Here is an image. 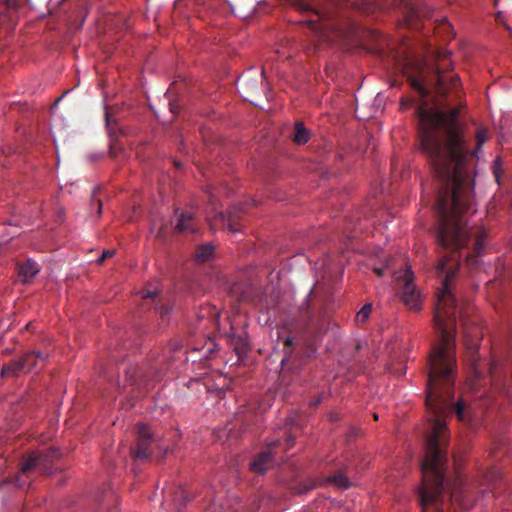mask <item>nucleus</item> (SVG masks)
Listing matches in <instances>:
<instances>
[{"mask_svg":"<svg viewBox=\"0 0 512 512\" xmlns=\"http://www.w3.org/2000/svg\"><path fill=\"white\" fill-rule=\"evenodd\" d=\"M20 370H24L22 365V359L11 362L8 366L1 369V376H15Z\"/></svg>","mask_w":512,"mask_h":512,"instance_id":"14","label":"nucleus"},{"mask_svg":"<svg viewBox=\"0 0 512 512\" xmlns=\"http://www.w3.org/2000/svg\"><path fill=\"white\" fill-rule=\"evenodd\" d=\"M156 295V291H151V290H143L141 292V296L142 298H152Z\"/></svg>","mask_w":512,"mask_h":512,"instance_id":"26","label":"nucleus"},{"mask_svg":"<svg viewBox=\"0 0 512 512\" xmlns=\"http://www.w3.org/2000/svg\"><path fill=\"white\" fill-rule=\"evenodd\" d=\"M6 244H7L6 239L4 237H2L1 240H0V253L2 251H4Z\"/></svg>","mask_w":512,"mask_h":512,"instance_id":"29","label":"nucleus"},{"mask_svg":"<svg viewBox=\"0 0 512 512\" xmlns=\"http://www.w3.org/2000/svg\"><path fill=\"white\" fill-rule=\"evenodd\" d=\"M505 27H506V29H507V30L512 34V29H511V27H509L508 25H506Z\"/></svg>","mask_w":512,"mask_h":512,"instance_id":"32","label":"nucleus"},{"mask_svg":"<svg viewBox=\"0 0 512 512\" xmlns=\"http://www.w3.org/2000/svg\"><path fill=\"white\" fill-rule=\"evenodd\" d=\"M396 285L400 289V295L404 304L411 310H418L421 307V294L413 283V273L410 267L403 272L394 274Z\"/></svg>","mask_w":512,"mask_h":512,"instance_id":"6","label":"nucleus"},{"mask_svg":"<svg viewBox=\"0 0 512 512\" xmlns=\"http://www.w3.org/2000/svg\"><path fill=\"white\" fill-rule=\"evenodd\" d=\"M294 5H295V7H296L297 9H299L300 11H308V10H310V9H311V8H310V6H309L308 4L304 3V2H303V1H301V0H296V1L294 2Z\"/></svg>","mask_w":512,"mask_h":512,"instance_id":"24","label":"nucleus"},{"mask_svg":"<svg viewBox=\"0 0 512 512\" xmlns=\"http://www.w3.org/2000/svg\"><path fill=\"white\" fill-rule=\"evenodd\" d=\"M285 343H286L287 345H290V344H291V340H290L289 338H287V339H286V341H285Z\"/></svg>","mask_w":512,"mask_h":512,"instance_id":"33","label":"nucleus"},{"mask_svg":"<svg viewBox=\"0 0 512 512\" xmlns=\"http://www.w3.org/2000/svg\"><path fill=\"white\" fill-rule=\"evenodd\" d=\"M62 453L57 448H51L46 453H36L29 455L21 464L19 473L14 479H5L0 482V494L23 490L29 486L31 476L35 472L40 474H50V466L54 459L60 458Z\"/></svg>","mask_w":512,"mask_h":512,"instance_id":"3","label":"nucleus"},{"mask_svg":"<svg viewBox=\"0 0 512 512\" xmlns=\"http://www.w3.org/2000/svg\"><path fill=\"white\" fill-rule=\"evenodd\" d=\"M371 311H372V305L371 304L364 305L362 307V309L357 313L356 320L358 322H365L368 319Z\"/></svg>","mask_w":512,"mask_h":512,"instance_id":"22","label":"nucleus"},{"mask_svg":"<svg viewBox=\"0 0 512 512\" xmlns=\"http://www.w3.org/2000/svg\"><path fill=\"white\" fill-rule=\"evenodd\" d=\"M228 4L232 12L243 19L253 15L257 8V0H232Z\"/></svg>","mask_w":512,"mask_h":512,"instance_id":"7","label":"nucleus"},{"mask_svg":"<svg viewBox=\"0 0 512 512\" xmlns=\"http://www.w3.org/2000/svg\"><path fill=\"white\" fill-rule=\"evenodd\" d=\"M309 140V132L302 123H296L294 141L298 144H304Z\"/></svg>","mask_w":512,"mask_h":512,"instance_id":"16","label":"nucleus"},{"mask_svg":"<svg viewBox=\"0 0 512 512\" xmlns=\"http://www.w3.org/2000/svg\"><path fill=\"white\" fill-rule=\"evenodd\" d=\"M342 508L343 505L341 502L328 498L321 500L317 506V509L321 510H340Z\"/></svg>","mask_w":512,"mask_h":512,"instance_id":"18","label":"nucleus"},{"mask_svg":"<svg viewBox=\"0 0 512 512\" xmlns=\"http://www.w3.org/2000/svg\"><path fill=\"white\" fill-rule=\"evenodd\" d=\"M213 253H214L213 246L206 244V245L200 246L197 249L195 257L199 262H205L213 256Z\"/></svg>","mask_w":512,"mask_h":512,"instance_id":"15","label":"nucleus"},{"mask_svg":"<svg viewBox=\"0 0 512 512\" xmlns=\"http://www.w3.org/2000/svg\"><path fill=\"white\" fill-rule=\"evenodd\" d=\"M272 465L271 451L262 452L252 463L251 470L257 474H264Z\"/></svg>","mask_w":512,"mask_h":512,"instance_id":"9","label":"nucleus"},{"mask_svg":"<svg viewBox=\"0 0 512 512\" xmlns=\"http://www.w3.org/2000/svg\"><path fill=\"white\" fill-rule=\"evenodd\" d=\"M171 112L175 113L174 107L171 105Z\"/></svg>","mask_w":512,"mask_h":512,"instance_id":"34","label":"nucleus"},{"mask_svg":"<svg viewBox=\"0 0 512 512\" xmlns=\"http://www.w3.org/2000/svg\"><path fill=\"white\" fill-rule=\"evenodd\" d=\"M454 110L450 114L419 109L421 151L439 175L447 178L452 185L451 195H439L438 210L442 217L441 240L444 245L459 248L465 245L469 236L475 237V248H483L484 232L479 229L468 231L463 220L464 211L471 209V183L463 173L461 164L466 157L461 129Z\"/></svg>","mask_w":512,"mask_h":512,"instance_id":"2","label":"nucleus"},{"mask_svg":"<svg viewBox=\"0 0 512 512\" xmlns=\"http://www.w3.org/2000/svg\"><path fill=\"white\" fill-rule=\"evenodd\" d=\"M212 226L215 228H227L232 232L237 231V229L229 221H226V218L223 213H219V215L212 220Z\"/></svg>","mask_w":512,"mask_h":512,"instance_id":"19","label":"nucleus"},{"mask_svg":"<svg viewBox=\"0 0 512 512\" xmlns=\"http://www.w3.org/2000/svg\"><path fill=\"white\" fill-rule=\"evenodd\" d=\"M38 273V264L31 260H28L19 268V275L24 282H30Z\"/></svg>","mask_w":512,"mask_h":512,"instance_id":"10","label":"nucleus"},{"mask_svg":"<svg viewBox=\"0 0 512 512\" xmlns=\"http://www.w3.org/2000/svg\"><path fill=\"white\" fill-rule=\"evenodd\" d=\"M455 412L460 421H465L468 419V417L466 416V413H465V406H464L463 401H461V400L457 401V403L455 405Z\"/></svg>","mask_w":512,"mask_h":512,"instance_id":"23","label":"nucleus"},{"mask_svg":"<svg viewBox=\"0 0 512 512\" xmlns=\"http://www.w3.org/2000/svg\"><path fill=\"white\" fill-rule=\"evenodd\" d=\"M375 271L378 275H382L383 274V270L380 269V268H375Z\"/></svg>","mask_w":512,"mask_h":512,"instance_id":"30","label":"nucleus"},{"mask_svg":"<svg viewBox=\"0 0 512 512\" xmlns=\"http://www.w3.org/2000/svg\"><path fill=\"white\" fill-rule=\"evenodd\" d=\"M44 362L45 358L39 352H31L22 358V365L25 371L31 372L38 368V362Z\"/></svg>","mask_w":512,"mask_h":512,"instance_id":"11","label":"nucleus"},{"mask_svg":"<svg viewBox=\"0 0 512 512\" xmlns=\"http://www.w3.org/2000/svg\"><path fill=\"white\" fill-rule=\"evenodd\" d=\"M500 478L501 471L498 468L492 467L482 476L481 481L483 484H492L497 482Z\"/></svg>","mask_w":512,"mask_h":512,"instance_id":"17","label":"nucleus"},{"mask_svg":"<svg viewBox=\"0 0 512 512\" xmlns=\"http://www.w3.org/2000/svg\"><path fill=\"white\" fill-rule=\"evenodd\" d=\"M192 220V217L190 214H181L179 216L176 228L177 230L184 232L191 229L190 222Z\"/></svg>","mask_w":512,"mask_h":512,"instance_id":"20","label":"nucleus"},{"mask_svg":"<svg viewBox=\"0 0 512 512\" xmlns=\"http://www.w3.org/2000/svg\"><path fill=\"white\" fill-rule=\"evenodd\" d=\"M114 254V251H105L102 256L99 258L98 263H101L104 261L105 258L110 257Z\"/></svg>","mask_w":512,"mask_h":512,"instance_id":"28","label":"nucleus"},{"mask_svg":"<svg viewBox=\"0 0 512 512\" xmlns=\"http://www.w3.org/2000/svg\"><path fill=\"white\" fill-rule=\"evenodd\" d=\"M500 167H501V162L499 159H496L494 161V165H493V170H494V175H495V178H496V181L499 182V177H500V174H499V171H500Z\"/></svg>","mask_w":512,"mask_h":512,"instance_id":"25","label":"nucleus"},{"mask_svg":"<svg viewBox=\"0 0 512 512\" xmlns=\"http://www.w3.org/2000/svg\"><path fill=\"white\" fill-rule=\"evenodd\" d=\"M483 499V493L481 494V496L475 498H472L471 494L467 493L461 498V508L463 510L482 509Z\"/></svg>","mask_w":512,"mask_h":512,"instance_id":"13","label":"nucleus"},{"mask_svg":"<svg viewBox=\"0 0 512 512\" xmlns=\"http://www.w3.org/2000/svg\"><path fill=\"white\" fill-rule=\"evenodd\" d=\"M458 268L456 257H444L437 265V272L444 276L443 287L437 294L434 315L439 340L429 357L426 405L431 412L430 433L422 462V485L418 490L423 508L435 504L443 490L445 454L448 441L444 416L451 408L452 386L456 373L455 345L450 326L455 319L456 302L449 287V280Z\"/></svg>","mask_w":512,"mask_h":512,"instance_id":"1","label":"nucleus"},{"mask_svg":"<svg viewBox=\"0 0 512 512\" xmlns=\"http://www.w3.org/2000/svg\"><path fill=\"white\" fill-rule=\"evenodd\" d=\"M407 78L410 81L411 86L419 92L421 96H426L430 89L435 86V88L439 92H444V83L446 81H449L452 86H455L457 82L459 81V78L457 75L451 74V75H444L437 73L435 76V82L434 83H428L426 80V76L424 71L421 70H415V71H406Z\"/></svg>","mask_w":512,"mask_h":512,"instance_id":"5","label":"nucleus"},{"mask_svg":"<svg viewBox=\"0 0 512 512\" xmlns=\"http://www.w3.org/2000/svg\"><path fill=\"white\" fill-rule=\"evenodd\" d=\"M326 483L332 484L337 489H347L351 486L349 479L341 473L322 479L319 485Z\"/></svg>","mask_w":512,"mask_h":512,"instance_id":"12","label":"nucleus"},{"mask_svg":"<svg viewBox=\"0 0 512 512\" xmlns=\"http://www.w3.org/2000/svg\"><path fill=\"white\" fill-rule=\"evenodd\" d=\"M237 89L246 101L255 105L258 97H269V86L263 70L260 73L250 71L242 75L237 81Z\"/></svg>","mask_w":512,"mask_h":512,"instance_id":"4","label":"nucleus"},{"mask_svg":"<svg viewBox=\"0 0 512 512\" xmlns=\"http://www.w3.org/2000/svg\"><path fill=\"white\" fill-rule=\"evenodd\" d=\"M497 19H498L499 21H501V20H502V14H501V12H499V13L497 14Z\"/></svg>","mask_w":512,"mask_h":512,"instance_id":"31","label":"nucleus"},{"mask_svg":"<svg viewBox=\"0 0 512 512\" xmlns=\"http://www.w3.org/2000/svg\"><path fill=\"white\" fill-rule=\"evenodd\" d=\"M487 139H488L487 130L485 128L478 129L477 134H476L477 148L474 152L476 155L478 154L480 147L487 141Z\"/></svg>","mask_w":512,"mask_h":512,"instance_id":"21","label":"nucleus"},{"mask_svg":"<svg viewBox=\"0 0 512 512\" xmlns=\"http://www.w3.org/2000/svg\"><path fill=\"white\" fill-rule=\"evenodd\" d=\"M151 437L150 428L146 425L138 426V443L137 449L135 451V456L137 458H145L149 455L148 452V440Z\"/></svg>","mask_w":512,"mask_h":512,"instance_id":"8","label":"nucleus"},{"mask_svg":"<svg viewBox=\"0 0 512 512\" xmlns=\"http://www.w3.org/2000/svg\"><path fill=\"white\" fill-rule=\"evenodd\" d=\"M478 263V257L477 256H470L467 258V264L469 266H474Z\"/></svg>","mask_w":512,"mask_h":512,"instance_id":"27","label":"nucleus"}]
</instances>
